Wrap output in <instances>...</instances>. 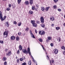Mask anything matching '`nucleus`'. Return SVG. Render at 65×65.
I'll return each instance as SVG.
<instances>
[{"label":"nucleus","instance_id":"f257e3e1","mask_svg":"<svg viewBox=\"0 0 65 65\" xmlns=\"http://www.w3.org/2000/svg\"><path fill=\"white\" fill-rule=\"evenodd\" d=\"M6 18V16H5L4 17H3L2 14V12L1 11H0V19H1V21H4L5 19Z\"/></svg>","mask_w":65,"mask_h":65},{"label":"nucleus","instance_id":"f03ea898","mask_svg":"<svg viewBox=\"0 0 65 65\" xmlns=\"http://www.w3.org/2000/svg\"><path fill=\"white\" fill-rule=\"evenodd\" d=\"M3 35L4 37L5 38H6L7 37V35H8V32L5 31Z\"/></svg>","mask_w":65,"mask_h":65},{"label":"nucleus","instance_id":"7ed1b4c3","mask_svg":"<svg viewBox=\"0 0 65 65\" xmlns=\"http://www.w3.org/2000/svg\"><path fill=\"white\" fill-rule=\"evenodd\" d=\"M40 20L41 23L43 24L44 23V18L43 17H41L40 18Z\"/></svg>","mask_w":65,"mask_h":65},{"label":"nucleus","instance_id":"20e7f679","mask_svg":"<svg viewBox=\"0 0 65 65\" xmlns=\"http://www.w3.org/2000/svg\"><path fill=\"white\" fill-rule=\"evenodd\" d=\"M22 52L23 53H24V54H26H26H28V51L26 50V49H23L22 50Z\"/></svg>","mask_w":65,"mask_h":65},{"label":"nucleus","instance_id":"39448f33","mask_svg":"<svg viewBox=\"0 0 65 65\" xmlns=\"http://www.w3.org/2000/svg\"><path fill=\"white\" fill-rule=\"evenodd\" d=\"M54 51V53H55V54H57L58 53V50L57 49V48L53 50Z\"/></svg>","mask_w":65,"mask_h":65},{"label":"nucleus","instance_id":"423d86ee","mask_svg":"<svg viewBox=\"0 0 65 65\" xmlns=\"http://www.w3.org/2000/svg\"><path fill=\"white\" fill-rule=\"evenodd\" d=\"M39 34H40V35H44V34H45V32L44 31H43L41 33V31H40L39 32Z\"/></svg>","mask_w":65,"mask_h":65},{"label":"nucleus","instance_id":"0eeeda50","mask_svg":"<svg viewBox=\"0 0 65 65\" xmlns=\"http://www.w3.org/2000/svg\"><path fill=\"white\" fill-rule=\"evenodd\" d=\"M15 37L13 36H12L11 37L10 39L11 40H14V39H15Z\"/></svg>","mask_w":65,"mask_h":65},{"label":"nucleus","instance_id":"6e6552de","mask_svg":"<svg viewBox=\"0 0 65 65\" xmlns=\"http://www.w3.org/2000/svg\"><path fill=\"white\" fill-rule=\"evenodd\" d=\"M27 53L31 55V52H30V48H27Z\"/></svg>","mask_w":65,"mask_h":65},{"label":"nucleus","instance_id":"1a4fd4ad","mask_svg":"<svg viewBox=\"0 0 65 65\" xmlns=\"http://www.w3.org/2000/svg\"><path fill=\"white\" fill-rule=\"evenodd\" d=\"M19 48L20 51H22L23 50V46L21 45H20L19 46Z\"/></svg>","mask_w":65,"mask_h":65},{"label":"nucleus","instance_id":"9d476101","mask_svg":"<svg viewBox=\"0 0 65 65\" xmlns=\"http://www.w3.org/2000/svg\"><path fill=\"white\" fill-rule=\"evenodd\" d=\"M11 51H10L8 53L6 54V56H10L11 55Z\"/></svg>","mask_w":65,"mask_h":65},{"label":"nucleus","instance_id":"9b49d317","mask_svg":"<svg viewBox=\"0 0 65 65\" xmlns=\"http://www.w3.org/2000/svg\"><path fill=\"white\" fill-rule=\"evenodd\" d=\"M50 7H46L45 10H46V11H48L50 9Z\"/></svg>","mask_w":65,"mask_h":65},{"label":"nucleus","instance_id":"f8f14e48","mask_svg":"<svg viewBox=\"0 0 65 65\" xmlns=\"http://www.w3.org/2000/svg\"><path fill=\"white\" fill-rule=\"evenodd\" d=\"M33 0H30V1L29 3L30 4H32L33 3Z\"/></svg>","mask_w":65,"mask_h":65},{"label":"nucleus","instance_id":"ddd939ff","mask_svg":"<svg viewBox=\"0 0 65 65\" xmlns=\"http://www.w3.org/2000/svg\"><path fill=\"white\" fill-rule=\"evenodd\" d=\"M25 4L26 5H29V2L28 1H25Z\"/></svg>","mask_w":65,"mask_h":65},{"label":"nucleus","instance_id":"4468645a","mask_svg":"<svg viewBox=\"0 0 65 65\" xmlns=\"http://www.w3.org/2000/svg\"><path fill=\"white\" fill-rule=\"evenodd\" d=\"M31 23L32 24H34L35 22V21L34 20H31Z\"/></svg>","mask_w":65,"mask_h":65},{"label":"nucleus","instance_id":"2eb2a0df","mask_svg":"<svg viewBox=\"0 0 65 65\" xmlns=\"http://www.w3.org/2000/svg\"><path fill=\"white\" fill-rule=\"evenodd\" d=\"M5 25L6 26H7V27H9V25H8V22H7L6 24Z\"/></svg>","mask_w":65,"mask_h":65},{"label":"nucleus","instance_id":"dca6fc26","mask_svg":"<svg viewBox=\"0 0 65 65\" xmlns=\"http://www.w3.org/2000/svg\"><path fill=\"white\" fill-rule=\"evenodd\" d=\"M7 59V58L5 57H4L3 58V61H5L6 60V59Z\"/></svg>","mask_w":65,"mask_h":65},{"label":"nucleus","instance_id":"f3484780","mask_svg":"<svg viewBox=\"0 0 65 65\" xmlns=\"http://www.w3.org/2000/svg\"><path fill=\"white\" fill-rule=\"evenodd\" d=\"M33 25V27H37V24H36L35 23L33 24H32Z\"/></svg>","mask_w":65,"mask_h":65},{"label":"nucleus","instance_id":"a211bd4d","mask_svg":"<svg viewBox=\"0 0 65 65\" xmlns=\"http://www.w3.org/2000/svg\"><path fill=\"white\" fill-rule=\"evenodd\" d=\"M31 60H30V61H28V64L29 65H31Z\"/></svg>","mask_w":65,"mask_h":65},{"label":"nucleus","instance_id":"6ab92c4d","mask_svg":"<svg viewBox=\"0 0 65 65\" xmlns=\"http://www.w3.org/2000/svg\"><path fill=\"white\" fill-rule=\"evenodd\" d=\"M30 33L31 36H32V35H33V34L32 33V31H31V30H30Z\"/></svg>","mask_w":65,"mask_h":65},{"label":"nucleus","instance_id":"aec40b11","mask_svg":"<svg viewBox=\"0 0 65 65\" xmlns=\"http://www.w3.org/2000/svg\"><path fill=\"white\" fill-rule=\"evenodd\" d=\"M39 40L40 42H42V39L41 38H39Z\"/></svg>","mask_w":65,"mask_h":65},{"label":"nucleus","instance_id":"412c9836","mask_svg":"<svg viewBox=\"0 0 65 65\" xmlns=\"http://www.w3.org/2000/svg\"><path fill=\"white\" fill-rule=\"evenodd\" d=\"M41 26L43 28H44L45 27V25L42 24L41 25Z\"/></svg>","mask_w":65,"mask_h":65},{"label":"nucleus","instance_id":"4be33fe9","mask_svg":"<svg viewBox=\"0 0 65 65\" xmlns=\"http://www.w3.org/2000/svg\"><path fill=\"white\" fill-rule=\"evenodd\" d=\"M51 37H47V40H51Z\"/></svg>","mask_w":65,"mask_h":65},{"label":"nucleus","instance_id":"5701e85b","mask_svg":"<svg viewBox=\"0 0 65 65\" xmlns=\"http://www.w3.org/2000/svg\"><path fill=\"white\" fill-rule=\"evenodd\" d=\"M29 30V28L28 27H26V28L25 29V31L27 32Z\"/></svg>","mask_w":65,"mask_h":65},{"label":"nucleus","instance_id":"b1692460","mask_svg":"<svg viewBox=\"0 0 65 65\" xmlns=\"http://www.w3.org/2000/svg\"><path fill=\"white\" fill-rule=\"evenodd\" d=\"M21 24H22V23H21V22H20V23L19 22L18 24V26H20L21 25Z\"/></svg>","mask_w":65,"mask_h":65},{"label":"nucleus","instance_id":"393cba45","mask_svg":"<svg viewBox=\"0 0 65 65\" xmlns=\"http://www.w3.org/2000/svg\"><path fill=\"white\" fill-rule=\"evenodd\" d=\"M16 39L17 41H18V40H19V37H16Z\"/></svg>","mask_w":65,"mask_h":65},{"label":"nucleus","instance_id":"a878e982","mask_svg":"<svg viewBox=\"0 0 65 65\" xmlns=\"http://www.w3.org/2000/svg\"><path fill=\"white\" fill-rule=\"evenodd\" d=\"M45 10V8H44V7H43L42 8L41 10H42V11H44Z\"/></svg>","mask_w":65,"mask_h":65},{"label":"nucleus","instance_id":"bb28decb","mask_svg":"<svg viewBox=\"0 0 65 65\" xmlns=\"http://www.w3.org/2000/svg\"><path fill=\"white\" fill-rule=\"evenodd\" d=\"M50 20H52V21H54L55 20V19H54V18L53 17V18H50Z\"/></svg>","mask_w":65,"mask_h":65},{"label":"nucleus","instance_id":"cd10ccee","mask_svg":"<svg viewBox=\"0 0 65 65\" xmlns=\"http://www.w3.org/2000/svg\"><path fill=\"white\" fill-rule=\"evenodd\" d=\"M53 8L54 9H56L57 8V6L56 5H55L53 6Z\"/></svg>","mask_w":65,"mask_h":65},{"label":"nucleus","instance_id":"c85d7f7f","mask_svg":"<svg viewBox=\"0 0 65 65\" xmlns=\"http://www.w3.org/2000/svg\"><path fill=\"white\" fill-rule=\"evenodd\" d=\"M18 4H19V3H20V2H21V0H18Z\"/></svg>","mask_w":65,"mask_h":65},{"label":"nucleus","instance_id":"c756f323","mask_svg":"<svg viewBox=\"0 0 65 65\" xmlns=\"http://www.w3.org/2000/svg\"><path fill=\"white\" fill-rule=\"evenodd\" d=\"M56 30H59L60 29V28H59V27H56Z\"/></svg>","mask_w":65,"mask_h":65},{"label":"nucleus","instance_id":"7c9ffc66","mask_svg":"<svg viewBox=\"0 0 65 65\" xmlns=\"http://www.w3.org/2000/svg\"><path fill=\"white\" fill-rule=\"evenodd\" d=\"M59 0H54V1L55 3H57L58 1Z\"/></svg>","mask_w":65,"mask_h":65},{"label":"nucleus","instance_id":"2f4dec72","mask_svg":"<svg viewBox=\"0 0 65 65\" xmlns=\"http://www.w3.org/2000/svg\"><path fill=\"white\" fill-rule=\"evenodd\" d=\"M61 48L62 50H64L65 48V47L64 46H62L61 47Z\"/></svg>","mask_w":65,"mask_h":65},{"label":"nucleus","instance_id":"473e14b6","mask_svg":"<svg viewBox=\"0 0 65 65\" xmlns=\"http://www.w3.org/2000/svg\"><path fill=\"white\" fill-rule=\"evenodd\" d=\"M7 62H6L5 61L4 63V65H7Z\"/></svg>","mask_w":65,"mask_h":65},{"label":"nucleus","instance_id":"72a5a7b5","mask_svg":"<svg viewBox=\"0 0 65 65\" xmlns=\"http://www.w3.org/2000/svg\"><path fill=\"white\" fill-rule=\"evenodd\" d=\"M0 43H1L2 44L3 43V41H0Z\"/></svg>","mask_w":65,"mask_h":65},{"label":"nucleus","instance_id":"f704fd0d","mask_svg":"<svg viewBox=\"0 0 65 65\" xmlns=\"http://www.w3.org/2000/svg\"><path fill=\"white\" fill-rule=\"evenodd\" d=\"M35 8V7L34 6H32V10H34Z\"/></svg>","mask_w":65,"mask_h":65},{"label":"nucleus","instance_id":"c9c22d12","mask_svg":"<svg viewBox=\"0 0 65 65\" xmlns=\"http://www.w3.org/2000/svg\"><path fill=\"white\" fill-rule=\"evenodd\" d=\"M22 65H26V62H24L22 63Z\"/></svg>","mask_w":65,"mask_h":65},{"label":"nucleus","instance_id":"e433bc0d","mask_svg":"<svg viewBox=\"0 0 65 65\" xmlns=\"http://www.w3.org/2000/svg\"><path fill=\"white\" fill-rule=\"evenodd\" d=\"M7 10L8 11H9V10H10V8H8L7 9Z\"/></svg>","mask_w":65,"mask_h":65},{"label":"nucleus","instance_id":"4c0bfd02","mask_svg":"<svg viewBox=\"0 0 65 65\" xmlns=\"http://www.w3.org/2000/svg\"><path fill=\"white\" fill-rule=\"evenodd\" d=\"M32 37L34 38H35V36H34V35H33V34H32Z\"/></svg>","mask_w":65,"mask_h":65},{"label":"nucleus","instance_id":"58836bf2","mask_svg":"<svg viewBox=\"0 0 65 65\" xmlns=\"http://www.w3.org/2000/svg\"><path fill=\"white\" fill-rule=\"evenodd\" d=\"M50 45L51 46H54V45L53 44V43H51L50 44Z\"/></svg>","mask_w":65,"mask_h":65},{"label":"nucleus","instance_id":"ea45409f","mask_svg":"<svg viewBox=\"0 0 65 65\" xmlns=\"http://www.w3.org/2000/svg\"><path fill=\"white\" fill-rule=\"evenodd\" d=\"M20 61H23V59L22 58H21L20 59Z\"/></svg>","mask_w":65,"mask_h":65},{"label":"nucleus","instance_id":"a19ab883","mask_svg":"<svg viewBox=\"0 0 65 65\" xmlns=\"http://www.w3.org/2000/svg\"><path fill=\"white\" fill-rule=\"evenodd\" d=\"M30 14H32V13H33V11H31V12H30V11H29V13H30Z\"/></svg>","mask_w":65,"mask_h":65},{"label":"nucleus","instance_id":"79ce46f5","mask_svg":"<svg viewBox=\"0 0 65 65\" xmlns=\"http://www.w3.org/2000/svg\"><path fill=\"white\" fill-rule=\"evenodd\" d=\"M58 11H61V9H58Z\"/></svg>","mask_w":65,"mask_h":65},{"label":"nucleus","instance_id":"37998d69","mask_svg":"<svg viewBox=\"0 0 65 65\" xmlns=\"http://www.w3.org/2000/svg\"><path fill=\"white\" fill-rule=\"evenodd\" d=\"M47 60H49V57H48V55H47Z\"/></svg>","mask_w":65,"mask_h":65},{"label":"nucleus","instance_id":"c03bdc74","mask_svg":"<svg viewBox=\"0 0 65 65\" xmlns=\"http://www.w3.org/2000/svg\"><path fill=\"white\" fill-rule=\"evenodd\" d=\"M20 53V51H19V50H18L17 51V53L19 54V53Z\"/></svg>","mask_w":65,"mask_h":65},{"label":"nucleus","instance_id":"a18cd8bd","mask_svg":"<svg viewBox=\"0 0 65 65\" xmlns=\"http://www.w3.org/2000/svg\"><path fill=\"white\" fill-rule=\"evenodd\" d=\"M11 5L10 4H9V7H11Z\"/></svg>","mask_w":65,"mask_h":65},{"label":"nucleus","instance_id":"49530a36","mask_svg":"<svg viewBox=\"0 0 65 65\" xmlns=\"http://www.w3.org/2000/svg\"><path fill=\"white\" fill-rule=\"evenodd\" d=\"M14 24H15V25H16L17 24V22L15 21L14 22Z\"/></svg>","mask_w":65,"mask_h":65},{"label":"nucleus","instance_id":"de8ad7c7","mask_svg":"<svg viewBox=\"0 0 65 65\" xmlns=\"http://www.w3.org/2000/svg\"><path fill=\"white\" fill-rule=\"evenodd\" d=\"M42 48H43V50H45H45H44V47L43 46H42Z\"/></svg>","mask_w":65,"mask_h":65},{"label":"nucleus","instance_id":"09e8293b","mask_svg":"<svg viewBox=\"0 0 65 65\" xmlns=\"http://www.w3.org/2000/svg\"><path fill=\"white\" fill-rule=\"evenodd\" d=\"M52 63H54V60L52 59Z\"/></svg>","mask_w":65,"mask_h":65},{"label":"nucleus","instance_id":"8fccbe9b","mask_svg":"<svg viewBox=\"0 0 65 65\" xmlns=\"http://www.w3.org/2000/svg\"><path fill=\"white\" fill-rule=\"evenodd\" d=\"M17 63H19V59H17Z\"/></svg>","mask_w":65,"mask_h":65},{"label":"nucleus","instance_id":"3c124183","mask_svg":"<svg viewBox=\"0 0 65 65\" xmlns=\"http://www.w3.org/2000/svg\"><path fill=\"white\" fill-rule=\"evenodd\" d=\"M25 57H22V59H23V60H25Z\"/></svg>","mask_w":65,"mask_h":65},{"label":"nucleus","instance_id":"603ef678","mask_svg":"<svg viewBox=\"0 0 65 65\" xmlns=\"http://www.w3.org/2000/svg\"><path fill=\"white\" fill-rule=\"evenodd\" d=\"M60 40H61V38H60V37H59V42H60Z\"/></svg>","mask_w":65,"mask_h":65},{"label":"nucleus","instance_id":"864d4df0","mask_svg":"<svg viewBox=\"0 0 65 65\" xmlns=\"http://www.w3.org/2000/svg\"><path fill=\"white\" fill-rule=\"evenodd\" d=\"M31 57H32V60H34V58H33V57H32V56L31 55Z\"/></svg>","mask_w":65,"mask_h":65},{"label":"nucleus","instance_id":"5fc2aeb1","mask_svg":"<svg viewBox=\"0 0 65 65\" xmlns=\"http://www.w3.org/2000/svg\"><path fill=\"white\" fill-rule=\"evenodd\" d=\"M37 24H39V21H37Z\"/></svg>","mask_w":65,"mask_h":65},{"label":"nucleus","instance_id":"6e6d98bb","mask_svg":"<svg viewBox=\"0 0 65 65\" xmlns=\"http://www.w3.org/2000/svg\"><path fill=\"white\" fill-rule=\"evenodd\" d=\"M5 51L6 52H7V51H8V49H5Z\"/></svg>","mask_w":65,"mask_h":65},{"label":"nucleus","instance_id":"4d7b16f0","mask_svg":"<svg viewBox=\"0 0 65 65\" xmlns=\"http://www.w3.org/2000/svg\"><path fill=\"white\" fill-rule=\"evenodd\" d=\"M54 24H52L51 25V26H52V27H54Z\"/></svg>","mask_w":65,"mask_h":65},{"label":"nucleus","instance_id":"13d9d810","mask_svg":"<svg viewBox=\"0 0 65 65\" xmlns=\"http://www.w3.org/2000/svg\"><path fill=\"white\" fill-rule=\"evenodd\" d=\"M37 30L35 29V32L36 33H37Z\"/></svg>","mask_w":65,"mask_h":65},{"label":"nucleus","instance_id":"bf43d9fd","mask_svg":"<svg viewBox=\"0 0 65 65\" xmlns=\"http://www.w3.org/2000/svg\"><path fill=\"white\" fill-rule=\"evenodd\" d=\"M32 60H33V62H34L35 63V60H34V59H33Z\"/></svg>","mask_w":65,"mask_h":65},{"label":"nucleus","instance_id":"052dcab7","mask_svg":"<svg viewBox=\"0 0 65 65\" xmlns=\"http://www.w3.org/2000/svg\"><path fill=\"white\" fill-rule=\"evenodd\" d=\"M63 55H65V51L63 53Z\"/></svg>","mask_w":65,"mask_h":65},{"label":"nucleus","instance_id":"680f3d73","mask_svg":"<svg viewBox=\"0 0 65 65\" xmlns=\"http://www.w3.org/2000/svg\"><path fill=\"white\" fill-rule=\"evenodd\" d=\"M50 63L51 64V65H52V62H51V60L50 61Z\"/></svg>","mask_w":65,"mask_h":65},{"label":"nucleus","instance_id":"e2e57ef3","mask_svg":"<svg viewBox=\"0 0 65 65\" xmlns=\"http://www.w3.org/2000/svg\"><path fill=\"white\" fill-rule=\"evenodd\" d=\"M64 26H65V23H64L63 24Z\"/></svg>","mask_w":65,"mask_h":65},{"label":"nucleus","instance_id":"0e129e2a","mask_svg":"<svg viewBox=\"0 0 65 65\" xmlns=\"http://www.w3.org/2000/svg\"><path fill=\"white\" fill-rule=\"evenodd\" d=\"M18 35H19V36H20V35H20V33H18Z\"/></svg>","mask_w":65,"mask_h":65},{"label":"nucleus","instance_id":"69168bd1","mask_svg":"<svg viewBox=\"0 0 65 65\" xmlns=\"http://www.w3.org/2000/svg\"><path fill=\"white\" fill-rule=\"evenodd\" d=\"M46 41H47V40H46Z\"/></svg>","mask_w":65,"mask_h":65},{"label":"nucleus","instance_id":"338daca9","mask_svg":"<svg viewBox=\"0 0 65 65\" xmlns=\"http://www.w3.org/2000/svg\"><path fill=\"white\" fill-rule=\"evenodd\" d=\"M58 40H59V39H57V40L58 41Z\"/></svg>","mask_w":65,"mask_h":65},{"label":"nucleus","instance_id":"774afa93","mask_svg":"<svg viewBox=\"0 0 65 65\" xmlns=\"http://www.w3.org/2000/svg\"><path fill=\"white\" fill-rule=\"evenodd\" d=\"M64 51H65V48H64Z\"/></svg>","mask_w":65,"mask_h":65}]
</instances>
